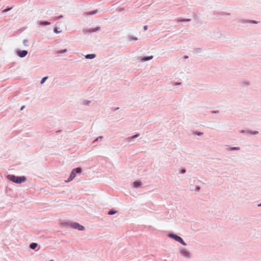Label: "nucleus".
Segmentation results:
<instances>
[{
    "label": "nucleus",
    "mask_w": 261,
    "mask_h": 261,
    "mask_svg": "<svg viewBox=\"0 0 261 261\" xmlns=\"http://www.w3.org/2000/svg\"><path fill=\"white\" fill-rule=\"evenodd\" d=\"M7 178L10 181L16 184H21L26 181L27 178L24 176H17L15 175L9 174L7 176Z\"/></svg>",
    "instance_id": "nucleus-1"
},
{
    "label": "nucleus",
    "mask_w": 261,
    "mask_h": 261,
    "mask_svg": "<svg viewBox=\"0 0 261 261\" xmlns=\"http://www.w3.org/2000/svg\"><path fill=\"white\" fill-rule=\"evenodd\" d=\"M62 225L66 227H71L81 231L85 229L84 226L77 222H65L62 223Z\"/></svg>",
    "instance_id": "nucleus-2"
},
{
    "label": "nucleus",
    "mask_w": 261,
    "mask_h": 261,
    "mask_svg": "<svg viewBox=\"0 0 261 261\" xmlns=\"http://www.w3.org/2000/svg\"><path fill=\"white\" fill-rule=\"evenodd\" d=\"M82 168L80 167H77V168L73 169L72 170L71 172L70 173V175H69V177L68 178V179L65 180V182H69L71 181L75 177L76 174L80 173L82 172Z\"/></svg>",
    "instance_id": "nucleus-3"
},
{
    "label": "nucleus",
    "mask_w": 261,
    "mask_h": 261,
    "mask_svg": "<svg viewBox=\"0 0 261 261\" xmlns=\"http://www.w3.org/2000/svg\"><path fill=\"white\" fill-rule=\"evenodd\" d=\"M168 237L174 239V240L180 243L181 244H182L184 246L187 245V244L184 242L183 239L180 237L177 236L176 234H174L173 233H169L168 234Z\"/></svg>",
    "instance_id": "nucleus-4"
},
{
    "label": "nucleus",
    "mask_w": 261,
    "mask_h": 261,
    "mask_svg": "<svg viewBox=\"0 0 261 261\" xmlns=\"http://www.w3.org/2000/svg\"><path fill=\"white\" fill-rule=\"evenodd\" d=\"M179 253L181 255L188 259L191 258L192 256L191 252L185 248H180Z\"/></svg>",
    "instance_id": "nucleus-5"
},
{
    "label": "nucleus",
    "mask_w": 261,
    "mask_h": 261,
    "mask_svg": "<svg viewBox=\"0 0 261 261\" xmlns=\"http://www.w3.org/2000/svg\"><path fill=\"white\" fill-rule=\"evenodd\" d=\"M28 54V51L26 50H18L16 51V54L20 58H24Z\"/></svg>",
    "instance_id": "nucleus-6"
},
{
    "label": "nucleus",
    "mask_w": 261,
    "mask_h": 261,
    "mask_svg": "<svg viewBox=\"0 0 261 261\" xmlns=\"http://www.w3.org/2000/svg\"><path fill=\"white\" fill-rule=\"evenodd\" d=\"M189 188L191 191H195L196 192H199L200 190V187L199 186L191 185Z\"/></svg>",
    "instance_id": "nucleus-7"
},
{
    "label": "nucleus",
    "mask_w": 261,
    "mask_h": 261,
    "mask_svg": "<svg viewBox=\"0 0 261 261\" xmlns=\"http://www.w3.org/2000/svg\"><path fill=\"white\" fill-rule=\"evenodd\" d=\"M139 58H140L141 59L142 61L145 62V61H149V60L152 59L153 56H148V57H142H142H140Z\"/></svg>",
    "instance_id": "nucleus-8"
},
{
    "label": "nucleus",
    "mask_w": 261,
    "mask_h": 261,
    "mask_svg": "<svg viewBox=\"0 0 261 261\" xmlns=\"http://www.w3.org/2000/svg\"><path fill=\"white\" fill-rule=\"evenodd\" d=\"M133 186L135 188H139L141 186V182L139 181H135L133 182Z\"/></svg>",
    "instance_id": "nucleus-9"
},
{
    "label": "nucleus",
    "mask_w": 261,
    "mask_h": 261,
    "mask_svg": "<svg viewBox=\"0 0 261 261\" xmlns=\"http://www.w3.org/2000/svg\"><path fill=\"white\" fill-rule=\"evenodd\" d=\"M37 23L41 25H48L50 22L47 21H38Z\"/></svg>",
    "instance_id": "nucleus-10"
},
{
    "label": "nucleus",
    "mask_w": 261,
    "mask_h": 261,
    "mask_svg": "<svg viewBox=\"0 0 261 261\" xmlns=\"http://www.w3.org/2000/svg\"><path fill=\"white\" fill-rule=\"evenodd\" d=\"M100 30V27H97L95 28H93V29H89V30H87L86 31L88 33H93V32H95L96 31H99Z\"/></svg>",
    "instance_id": "nucleus-11"
},
{
    "label": "nucleus",
    "mask_w": 261,
    "mask_h": 261,
    "mask_svg": "<svg viewBox=\"0 0 261 261\" xmlns=\"http://www.w3.org/2000/svg\"><path fill=\"white\" fill-rule=\"evenodd\" d=\"M241 85L242 86H249L250 85V82L248 80H243L241 82Z\"/></svg>",
    "instance_id": "nucleus-12"
},
{
    "label": "nucleus",
    "mask_w": 261,
    "mask_h": 261,
    "mask_svg": "<svg viewBox=\"0 0 261 261\" xmlns=\"http://www.w3.org/2000/svg\"><path fill=\"white\" fill-rule=\"evenodd\" d=\"M96 55L94 54H87L85 56V58L87 59H92L95 58Z\"/></svg>",
    "instance_id": "nucleus-13"
},
{
    "label": "nucleus",
    "mask_w": 261,
    "mask_h": 261,
    "mask_svg": "<svg viewBox=\"0 0 261 261\" xmlns=\"http://www.w3.org/2000/svg\"><path fill=\"white\" fill-rule=\"evenodd\" d=\"M97 11H98L97 10H93L92 11L88 12L85 13V15L88 16V15H93V14H96L97 12Z\"/></svg>",
    "instance_id": "nucleus-14"
},
{
    "label": "nucleus",
    "mask_w": 261,
    "mask_h": 261,
    "mask_svg": "<svg viewBox=\"0 0 261 261\" xmlns=\"http://www.w3.org/2000/svg\"><path fill=\"white\" fill-rule=\"evenodd\" d=\"M247 134L248 135H255L258 134V132L256 130L252 131L250 130L247 132Z\"/></svg>",
    "instance_id": "nucleus-15"
},
{
    "label": "nucleus",
    "mask_w": 261,
    "mask_h": 261,
    "mask_svg": "<svg viewBox=\"0 0 261 261\" xmlns=\"http://www.w3.org/2000/svg\"><path fill=\"white\" fill-rule=\"evenodd\" d=\"M139 135H140L139 134H136V135L133 136L132 137L128 138V142H129L132 141L133 139L138 137L139 136Z\"/></svg>",
    "instance_id": "nucleus-16"
},
{
    "label": "nucleus",
    "mask_w": 261,
    "mask_h": 261,
    "mask_svg": "<svg viewBox=\"0 0 261 261\" xmlns=\"http://www.w3.org/2000/svg\"><path fill=\"white\" fill-rule=\"evenodd\" d=\"M38 246V244L36 243H32L30 245V247L31 249H35Z\"/></svg>",
    "instance_id": "nucleus-17"
},
{
    "label": "nucleus",
    "mask_w": 261,
    "mask_h": 261,
    "mask_svg": "<svg viewBox=\"0 0 261 261\" xmlns=\"http://www.w3.org/2000/svg\"><path fill=\"white\" fill-rule=\"evenodd\" d=\"M117 213V211L115 210L114 209H111L108 212V214L109 215H112Z\"/></svg>",
    "instance_id": "nucleus-18"
},
{
    "label": "nucleus",
    "mask_w": 261,
    "mask_h": 261,
    "mask_svg": "<svg viewBox=\"0 0 261 261\" xmlns=\"http://www.w3.org/2000/svg\"><path fill=\"white\" fill-rule=\"evenodd\" d=\"M191 20V19H189V18H184V19H179L178 20V21H180V22H189Z\"/></svg>",
    "instance_id": "nucleus-19"
},
{
    "label": "nucleus",
    "mask_w": 261,
    "mask_h": 261,
    "mask_svg": "<svg viewBox=\"0 0 261 261\" xmlns=\"http://www.w3.org/2000/svg\"><path fill=\"white\" fill-rule=\"evenodd\" d=\"M240 148L239 147H233L229 149V151L239 150Z\"/></svg>",
    "instance_id": "nucleus-20"
},
{
    "label": "nucleus",
    "mask_w": 261,
    "mask_h": 261,
    "mask_svg": "<svg viewBox=\"0 0 261 261\" xmlns=\"http://www.w3.org/2000/svg\"><path fill=\"white\" fill-rule=\"evenodd\" d=\"M249 20L245 19H242L240 20V22L242 23H249Z\"/></svg>",
    "instance_id": "nucleus-21"
},
{
    "label": "nucleus",
    "mask_w": 261,
    "mask_h": 261,
    "mask_svg": "<svg viewBox=\"0 0 261 261\" xmlns=\"http://www.w3.org/2000/svg\"><path fill=\"white\" fill-rule=\"evenodd\" d=\"M48 79V76H45L44 77H43L41 80V82H40V84H43L45 81L46 80Z\"/></svg>",
    "instance_id": "nucleus-22"
},
{
    "label": "nucleus",
    "mask_w": 261,
    "mask_h": 261,
    "mask_svg": "<svg viewBox=\"0 0 261 261\" xmlns=\"http://www.w3.org/2000/svg\"><path fill=\"white\" fill-rule=\"evenodd\" d=\"M29 42L28 39H24L23 41V44L24 46H28V42Z\"/></svg>",
    "instance_id": "nucleus-23"
},
{
    "label": "nucleus",
    "mask_w": 261,
    "mask_h": 261,
    "mask_svg": "<svg viewBox=\"0 0 261 261\" xmlns=\"http://www.w3.org/2000/svg\"><path fill=\"white\" fill-rule=\"evenodd\" d=\"M103 138L102 136H99L98 138H97L94 141L93 143H95L96 141H98L99 140H101Z\"/></svg>",
    "instance_id": "nucleus-24"
},
{
    "label": "nucleus",
    "mask_w": 261,
    "mask_h": 261,
    "mask_svg": "<svg viewBox=\"0 0 261 261\" xmlns=\"http://www.w3.org/2000/svg\"><path fill=\"white\" fill-rule=\"evenodd\" d=\"M138 40V38L135 36H132L130 39H129V41H137Z\"/></svg>",
    "instance_id": "nucleus-25"
},
{
    "label": "nucleus",
    "mask_w": 261,
    "mask_h": 261,
    "mask_svg": "<svg viewBox=\"0 0 261 261\" xmlns=\"http://www.w3.org/2000/svg\"><path fill=\"white\" fill-rule=\"evenodd\" d=\"M258 21H255V20H249V23H253V24H257L258 23Z\"/></svg>",
    "instance_id": "nucleus-26"
},
{
    "label": "nucleus",
    "mask_w": 261,
    "mask_h": 261,
    "mask_svg": "<svg viewBox=\"0 0 261 261\" xmlns=\"http://www.w3.org/2000/svg\"><path fill=\"white\" fill-rule=\"evenodd\" d=\"M67 51V49H62V50H60L58 51V53L59 54H63V53H65Z\"/></svg>",
    "instance_id": "nucleus-27"
},
{
    "label": "nucleus",
    "mask_w": 261,
    "mask_h": 261,
    "mask_svg": "<svg viewBox=\"0 0 261 261\" xmlns=\"http://www.w3.org/2000/svg\"><path fill=\"white\" fill-rule=\"evenodd\" d=\"M186 172V169L185 168H182L180 171L179 173L180 174H184Z\"/></svg>",
    "instance_id": "nucleus-28"
},
{
    "label": "nucleus",
    "mask_w": 261,
    "mask_h": 261,
    "mask_svg": "<svg viewBox=\"0 0 261 261\" xmlns=\"http://www.w3.org/2000/svg\"><path fill=\"white\" fill-rule=\"evenodd\" d=\"M12 8V7H8L7 8H6V9L4 10V12H8L9 10H11Z\"/></svg>",
    "instance_id": "nucleus-29"
},
{
    "label": "nucleus",
    "mask_w": 261,
    "mask_h": 261,
    "mask_svg": "<svg viewBox=\"0 0 261 261\" xmlns=\"http://www.w3.org/2000/svg\"><path fill=\"white\" fill-rule=\"evenodd\" d=\"M63 17V16L62 15H59V16L56 17L55 19L56 20H59V19H61V18H62Z\"/></svg>",
    "instance_id": "nucleus-30"
},
{
    "label": "nucleus",
    "mask_w": 261,
    "mask_h": 261,
    "mask_svg": "<svg viewBox=\"0 0 261 261\" xmlns=\"http://www.w3.org/2000/svg\"><path fill=\"white\" fill-rule=\"evenodd\" d=\"M196 134L197 135V136H201L203 134V133L202 132H196Z\"/></svg>",
    "instance_id": "nucleus-31"
},
{
    "label": "nucleus",
    "mask_w": 261,
    "mask_h": 261,
    "mask_svg": "<svg viewBox=\"0 0 261 261\" xmlns=\"http://www.w3.org/2000/svg\"><path fill=\"white\" fill-rule=\"evenodd\" d=\"M55 33L58 34L61 32V31H58L57 29H55L54 30Z\"/></svg>",
    "instance_id": "nucleus-32"
},
{
    "label": "nucleus",
    "mask_w": 261,
    "mask_h": 261,
    "mask_svg": "<svg viewBox=\"0 0 261 261\" xmlns=\"http://www.w3.org/2000/svg\"><path fill=\"white\" fill-rule=\"evenodd\" d=\"M147 28H148V27L147 25H144V27H143V29L146 31L147 30Z\"/></svg>",
    "instance_id": "nucleus-33"
},
{
    "label": "nucleus",
    "mask_w": 261,
    "mask_h": 261,
    "mask_svg": "<svg viewBox=\"0 0 261 261\" xmlns=\"http://www.w3.org/2000/svg\"><path fill=\"white\" fill-rule=\"evenodd\" d=\"M181 83H180V82H177V83H175V85H176V86H177V85H181Z\"/></svg>",
    "instance_id": "nucleus-34"
},
{
    "label": "nucleus",
    "mask_w": 261,
    "mask_h": 261,
    "mask_svg": "<svg viewBox=\"0 0 261 261\" xmlns=\"http://www.w3.org/2000/svg\"><path fill=\"white\" fill-rule=\"evenodd\" d=\"M240 133H242V134H244V133H247V132L245 130H241Z\"/></svg>",
    "instance_id": "nucleus-35"
},
{
    "label": "nucleus",
    "mask_w": 261,
    "mask_h": 261,
    "mask_svg": "<svg viewBox=\"0 0 261 261\" xmlns=\"http://www.w3.org/2000/svg\"><path fill=\"white\" fill-rule=\"evenodd\" d=\"M212 113H219V111L217 110V111H214L212 112Z\"/></svg>",
    "instance_id": "nucleus-36"
},
{
    "label": "nucleus",
    "mask_w": 261,
    "mask_h": 261,
    "mask_svg": "<svg viewBox=\"0 0 261 261\" xmlns=\"http://www.w3.org/2000/svg\"><path fill=\"white\" fill-rule=\"evenodd\" d=\"M184 58V59H188L189 57L188 56H185Z\"/></svg>",
    "instance_id": "nucleus-37"
},
{
    "label": "nucleus",
    "mask_w": 261,
    "mask_h": 261,
    "mask_svg": "<svg viewBox=\"0 0 261 261\" xmlns=\"http://www.w3.org/2000/svg\"><path fill=\"white\" fill-rule=\"evenodd\" d=\"M24 106H23L21 107V109H20V110H22L23 109V108H24Z\"/></svg>",
    "instance_id": "nucleus-38"
},
{
    "label": "nucleus",
    "mask_w": 261,
    "mask_h": 261,
    "mask_svg": "<svg viewBox=\"0 0 261 261\" xmlns=\"http://www.w3.org/2000/svg\"><path fill=\"white\" fill-rule=\"evenodd\" d=\"M258 207L261 206V203H260V204H258Z\"/></svg>",
    "instance_id": "nucleus-39"
},
{
    "label": "nucleus",
    "mask_w": 261,
    "mask_h": 261,
    "mask_svg": "<svg viewBox=\"0 0 261 261\" xmlns=\"http://www.w3.org/2000/svg\"><path fill=\"white\" fill-rule=\"evenodd\" d=\"M50 261H54L53 260H50Z\"/></svg>",
    "instance_id": "nucleus-40"
}]
</instances>
